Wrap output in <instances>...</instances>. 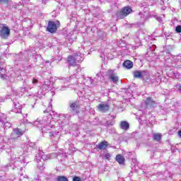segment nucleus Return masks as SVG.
I'll return each instance as SVG.
<instances>
[{"label":"nucleus","mask_w":181,"mask_h":181,"mask_svg":"<svg viewBox=\"0 0 181 181\" xmlns=\"http://www.w3.org/2000/svg\"><path fill=\"white\" fill-rule=\"evenodd\" d=\"M166 53H168V54H170V52L168 51Z\"/></svg>","instance_id":"obj_27"},{"label":"nucleus","mask_w":181,"mask_h":181,"mask_svg":"<svg viewBox=\"0 0 181 181\" xmlns=\"http://www.w3.org/2000/svg\"><path fill=\"white\" fill-rule=\"evenodd\" d=\"M1 78H4V76H1Z\"/></svg>","instance_id":"obj_30"},{"label":"nucleus","mask_w":181,"mask_h":181,"mask_svg":"<svg viewBox=\"0 0 181 181\" xmlns=\"http://www.w3.org/2000/svg\"><path fill=\"white\" fill-rule=\"evenodd\" d=\"M57 25H58V26H59V25H60V22H59V21H57Z\"/></svg>","instance_id":"obj_26"},{"label":"nucleus","mask_w":181,"mask_h":181,"mask_svg":"<svg viewBox=\"0 0 181 181\" xmlns=\"http://www.w3.org/2000/svg\"><path fill=\"white\" fill-rule=\"evenodd\" d=\"M168 67H170V65H168Z\"/></svg>","instance_id":"obj_31"},{"label":"nucleus","mask_w":181,"mask_h":181,"mask_svg":"<svg viewBox=\"0 0 181 181\" xmlns=\"http://www.w3.org/2000/svg\"><path fill=\"white\" fill-rule=\"evenodd\" d=\"M0 69H2V67H0Z\"/></svg>","instance_id":"obj_33"},{"label":"nucleus","mask_w":181,"mask_h":181,"mask_svg":"<svg viewBox=\"0 0 181 181\" xmlns=\"http://www.w3.org/2000/svg\"><path fill=\"white\" fill-rule=\"evenodd\" d=\"M47 30L50 33H54L57 30V25L54 21L48 22Z\"/></svg>","instance_id":"obj_6"},{"label":"nucleus","mask_w":181,"mask_h":181,"mask_svg":"<svg viewBox=\"0 0 181 181\" xmlns=\"http://www.w3.org/2000/svg\"><path fill=\"white\" fill-rule=\"evenodd\" d=\"M24 134V132L19 128H15L13 130V133L11 134V139H18V138H21Z\"/></svg>","instance_id":"obj_4"},{"label":"nucleus","mask_w":181,"mask_h":181,"mask_svg":"<svg viewBox=\"0 0 181 181\" xmlns=\"http://www.w3.org/2000/svg\"><path fill=\"white\" fill-rule=\"evenodd\" d=\"M98 111H101L102 112H107L110 111V105L108 104H99L98 106Z\"/></svg>","instance_id":"obj_7"},{"label":"nucleus","mask_w":181,"mask_h":181,"mask_svg":"<svg viewBox=\"0 0 181 181\" xmlns=\"http://www.w3.org/2000/svg\"><path fill=\"white\" fill-rule=\"evenodd\" d=\"M115 160L117 162L119 165H122V163H125V157H124L121 154H117L115 157Z\"/></svg>","instance_id":"obj_10"},{"label":"nucleus","mask_w":181,"mask_h":181,"mask_svg":"<svg viewBox=\"0 0 181 181\" xmlns=\"http://www.w3.org/2000/svg\"><path fill=\"white\" fill-rule=\"evenodd\" d=\"M70 107L71 110H73V111H76V110L78 108V103H77V102L72 103L70 104Z\"/></svg>","instance_id":"obj_15"},{"label":"nucleus","mask_w":181,"mask_h":181,"mask_svg":"<svg viewBox=\"0 0 181 181\" xmlns=\"http://www.w3.org/2000/svg\"><path fill=\"white\" fill-rule=\"evenodd\" d=\"M153 47H156V45H153Z\"/></svg>","instance_id":"obj_29"},{"label":"nucleus","mask_w":181,"mask_h":181,"mask_svg":"<svg viewBox=\"0 0 181 181\" xmlns=\"http://www.w3.org/2000/svg\"><path fill=\"white\" fill-rule=\"evenodd\" d=\"M175 30H176V32H177V33H181V25H177L175 28Z\"/></svg>","instance_id":"obj_18"},{"label":"nucleus","mask_w":181,"mask_h":181,"mask_svg":"<svg viewBox=\"0 0 181 181\" xmlns=\"http://www.w3.org/2000/svg\"><path fill=\"white\" fill-rule=\"evenodd\" d=\"M0 2H4V4H8V2H9V0H0Z\"/></svg>","instance_id":"obj_21"},{"label":"nucleus","mask_w":181,"mask_h":181,"mask_svg":"<svg viewBox=\"0 0 181 181\" xmlns=\"http://www.w3.org/2000/svg\"><path fill=\"white\" fill-rule=\"evenodd\" d=\"M9 35H11V30L9 29V28L5 25L3 26L0 30V36L3 39H8V37H9Z\"/></svg>","instance_id":"obj_5"},{"label":"nucleus","mask_w":181,"mask_h":181,"mask_svg":"<svg viewBox=\"0 0 181 181\" xmlns=\"http://www.w3.org/2000/svg\"><path fill=\"white\" fill-rule=\"evenodd\" d=\"M163 11H165V8H163Z\"/></svg>","instance_id":"obj_32"},{"label":"nucleus","mask_w":181,"mask_h":181,"mask_svg":"<svg viewBox=\"0 0 181 181\" xmlns=\"http://www.w3.org/2000/svg\"><path fill=\"white\" fill-rule=\"evenodd\" d=\"M96 148L100 151H104L108 148V142L107 141H103L98 145H96Z\"/></svg>","instance_id":"obj_8"},{"label":"nucleus","mask_w":181,"mask_h":181,"mask_svg":"<svg viewBox=\"0 0 181 181\" xmlns=\"http://www.w3.org/2000/svg\"><path fill=\"white\" fill-rule=\"evenodd\" d=\"M57 181H69V179L66 176H58L57 178Z\"/></svg>","instance_id":"obj_16"},{"label":"nucleus","mask_w":181,"mask_h":181,"mask_svg":"<svg viewBox=\"0 0 181 181\" xmlns=\"http://www.w3.org/2000/svg\"><path fill=\"white\" fill-rule=\"evenodd\" d=\"M46 63H50V62L49 61H46Z\"/></svg>","instance_id":"obj_28"},{"label":"nucleus","mask_w":181,"mask_h":181,"mask_svg":"<svg viewBox=\"0 0 181 181\" xmlns=\"http://www.w3.org/2000/svg\"><path fill=\"white\" fill-rule=\"evenodd\" d=\"M104 67H105V62H103V64H102V69H104Z\"/></svg>","instance_id":"obj_24"},{"label":"nucleus","mask_w":181,"mask_h":181,"mask_svg":"<svg viewBox=\"0 0 181 181\" xmlns=\"http://www.w3.org/2000/svg\"><path fill=\"white\" fill-rule=\"evenodd\" d=\"M37 83H38V81H37V79H36V78H33V84H37Z\"/></svg>","instance_id":"obj_20"},{"label":"nucleus","mask_w":181,"mask_h":181,"mask_svg":"<svg viewBox=\"0 0 181 181\" xmlns=\"http://www.w3.org/2000/svg\"><path fill=\"white\" fill-rule=\"evenodd\" d=\"M109 78H110V80H112V83H115V84L118 83V77L115 74H111L109 76Z\"/></svg>","instance_id":"obj_14"},{"label":"nucleus","mask_w":181,"mask_h":181,"mask_svg":"<svg viewBox=\"0 0 181 181\" xmlns=\"http://www.w3.org/2000/svg\"><path fill=\"white\" fill-rule=\"evenodd\" d=\"M156 19L158 22H162V18L160 17H158Z\"/></svg>","instance_id":"obj_22"},{"label":"nucleus","mask_w":181,"mask_h":181,"mask_svg":"<svg viewBox=\"0 0 181 181\" xmlns=\"http://www.w3.org/2000/svg\"><path fill=\"white\" fill-rule=\"evenodd\" d=\"M160 5H165V1H160Z\"/></svg>","instance_id":"obj_25"},{"label":"nucleus","mask_w":181,"mask_h":181,"mask_svg":"<svg viewBox=\"0 0 181 181\" xmlns=\"http://www.w3.org/2000/svg\"><path fill=\"white\" fill-rule=\"evenodd\" d=\"M122 66L125 67V69H132V67H134V62L131 60H126L124 62Z\"/></svg>","instance_id":"obj_11"},{"label":"nucleus","mask_w":181,"mask_h":181,"mask_svg":"<svg viewBox=\"0 0 181 181\" xmlns=\"http://www.w3.org/2000/svg\"><path fill=\"white\" fill-rule=\"evenodd\" d=\"M133 74L134 78H142L146 82L149 81L151 79L149 73H148L146 71H134Z\"/></svg>","instance_id":"obj_2"},{"label":"nucleus","mask_w":181,"mask_h":181,"mask_svg":"<svg viewBox=\"0 0 181 181\" xmlns=\"http://www.w3.org/2000/svg\"><path fill=\"white\" fill-rule=\"evenodd\" d=\"M84 58H83L81 54H74L68 57V63L69 66L74 67L75 66H78L80 62H83Z\"/></svg>","instance_id":"obj_1"},{"label":"nucleus","mask_w":181,"mask_h":181,"mask_svg":"<svg viewBox=\"0 0 181 181\" xmlns=\"http://www.w3.org/2000/svg\"><path fill=\"white\" fill-rule=\"evenodd\" d=\"M178 91L180 93V94H181V85H180L179 86H178Z\"/></svg>","instance_id":"obj_23"},{"label":"nucleus","mask_w":181,"mask_h":181,"mask_svg":"<svg viewBox=\"0 0 181 181\" xmlns=\"http://www.w3.org/2000/svg\"><path fill=\"white\" fill-rule=\"evenodd\" d=\"M73 181H81V178H80V177L76 176L73 178Z\"/></svg>","instance_id":"obj_19"},{"label":"nucleus","mask_w":181,"mask_h":181,"mask_svg":"<svg viewBox=\"0 0 181 181\" xmlns=\"http://www.w3.org/2000/svg\"><path fill=\"white\" fill-rule=\"evenodd\" d=\"M120 128L124 131H128L129 129V123L127 121H122L120 122Z\"/></svg>","instance_id":"obj_12"},{"label":"nucleus","mask_w":181,"mask_h":181,"mask_svg":"<svg viewBox=\"0 0 181 181\" xmlns=\"http://www.w3.org/2000/svg\"><path fill=\"white\" fill-rule=\"evenodd\" d=\"M144 104L146 107H155V105H156V102L152 100V98L148 97L144 101Z\"/></svg>","instance_id":"obj_9"},{"label":"nucleus","mask_w":181,"mask_h":181,"mask_svg":"<svg viewBox=\"0 0 181 181\" xmlns=\"http://www.w3.org/2000/svg\"><path fill=\"white\" fill-rule=\"evenodd\" d=\"M132 12V8L129 6H125L124 7L122 11L119 13H117V16L118 19H124L126 16H128L129 13Z\"/></svg>","instance_id":"obj_3"},{"label":"nucleus","mask_w":181,"mask_h":181,"mask_svg":"<svg viewBox=\"0 0 181 181\" xmlns=\"http://www.w3.org/2000/svg\"><path fill=\"white\" fill-rule=\"evenodd\" d=\"M105 158L107 160H110L111 159V154H110V153H105Z\"/></svg>","instance_id":"obj_17"},{"label":"nucleus","mask_w":181,"mask_h":181,"mask_svg":"<svg viewBox=\"0 0 181 181\" xmlns=\"http://www.w3.org/2000/svg\"><path fill=\"white\" fill-rule=\"evenodd\" d=\"M153 141H156V142H159L162 139V134L159 133H156L153 135Z\"/></svg>","instance_id":"obj_13"}]
</instances>
